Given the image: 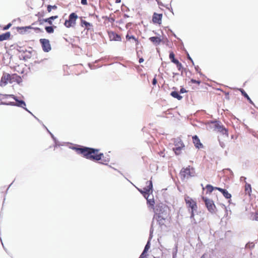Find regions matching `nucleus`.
I'll return each mask as SVG.
<instances>
[{"mask_svg":"<svg viewBox=\"0 0 258 258\" xmlns=\"http://www.w3.org/2000/svg\"><path fill=\"white\" fill-rule=\"evenodd\" d=\"M121 10L122 12H128L130 11V9L127 6H126L124 4H122V5L121 6Z\"/></svg>","mask_w":258,"mask_h":258,"instance_id":"obj_38","label":"nucleus"},{"mask_svg":"<svg viewBox=\"0 0 258 258\" xmlns=\"http://www.w3.org/2000/svg\"><path fill=\"white\" fill-rule=\"evenodd\" d=\"M78 16L75 13H72L69 16V19L66 20L64 25L67 28L73 27L76 24V22Z\"/></svg>","mask_w":258,"mask_h":258,"instance_id":"obj_5","label":"nucleus"},{"mask_svg":"<svg viewBox=\"0 0 258 258\" xmlns=\"http://www.w3.org/2000/svg\"><path fill=\"white\" fill-rule=\"evenodd\" d=\"M168 31L171 33V34L175 38L178 39V37L176 36V34L172 31V30L169 29Z\"/></svg>","mask_w":258,"mask_h":258,"instance_id":"obj_51","label":"nucleus"},{"mask_svg":"<svg viewBox=\"0 0 258 258\" xmlns=\"http://www.w3.org/2000/svg\"><path fill=\"white\" fill-rule=\"evenodd\" d=\"M166 8L168 9L170 12H171L173 14V10H172V8H171V5H170L169 6L166 7Z\"/></svg>","mask_w":258,"mask_h":258,"instance_id":"obj_59","label":"nucleus"},{"mask_svg":"<svg viewBox=\"0 0 258 258\" xmlns=\"http://www.w3.org/2000/svg\"><path fill=\"white\" fill-rule=\"evenodd\" d=\"M149 197H150V195H148V196L146 198H145V199L147 200V204L150 206H153L154 204L155 203L154 199L153 198L149 199Z\"/></svg>","mask_w":258,"mask_h":258,"instance_id":"obj_27","label":"nucleus"},{"mask_svg":"<svg viewBox=\"0 0 258 258\" xmlns=\"http://www.w3.org/2000/svg\"><path fill=\"white\" fill-rule=\"evenodd\" d=\"M15 76H16V74H10V77H8L9 78V82L10 84H12L13 82H15Z\"/></svg>","mask_w":258,"mask_h":258,"instance_id":"obj_31","label":"nucleus"},{"mask_svg":"<svg viewBox=\"0 0 258 258\" xmlns=\"http://www.w3.org/2000/svg\"><path fill=\"white\" fill-rule=\"evenodd\" d=\"M49 134L50 135V136L53 141H55L56 140V138L54 136V135L51 132H49Z\"/></svg>","mask_w":258,"mask_h":258,"instance_id":"obj_60","label":"nucleus"},{"mask_svg":"<svg viewBox=\"0 0 258 258\" xmlns=\"http://www.w3.org/2000/svg\"><path fill=\"white\" fill-rule=\"evenodd\" d=\"M132 25V22H129V23H127L126 25H125V27L126 29H128L130 27H131Z\"/></svg>","mask_w":258,"mask_h":258,"instance_id":"obj_57","label":"nucleus"},{"mask_svg":"<svg viewBox=\"0 0 258 258\" xmlns=\"http://www.w3.org/2000/svg\"><path fill=\"white\" fill-rule=\"evenodd\" d=\"M56 28V26L54 25L46 26L45 27V30L48 34L53 33L54 31V29Z\"/></svg>","mask_w":258,"mask_h":258,"instance_id":"obj_21","label":"nucleus"},{"mask_svg":"<svg viewBox=\"0 0 258 258\" xmlns=\"http://www.w3.org/2000/svg\"><path fill=\"white\" fill-rule=\"evenodd\" d=\"M42 50L45 52H48L51 49L50 41L48 39L45 38H41L39 40Z\"/></svg>","mask_w":258,"mask_h":258,"instance_id":"obj_7","label":"nucleus"},{"mask_svg":"<svg viewBox=\"0 0 258 258\" xmlns=\"http://www.w3.org/2000/svg\"><path fill=\"white\" fill-rule=\"evenodd\" d=\"M161 208L163 209V211L160 213L158 215H155L154 216L153 222L156 220L159 225L162 226L165 225L166 218L168 215V208L166 206H162Z\"/></svg>","mask_w":258,"mask_h":258,"instance_id":"obj_2","label":"nucleus"},{"mask_svg":"<svg viewBox=\"0 0 258 258\" xmlns=\"http://www.w3.org/2000/svg\"><path fill=\"white\" fill-rule=\"evenodd\" d=\"M10 77V74L7 73H4L0 80V86L4 87L9 82V78Z\"/></svg>","mask_w":258,"mask_h":258,"instance_id":"obj_12","label":"nucleus"},{"mask_svg":"<svg viewBox=\"0 0 258 258\" xmlns=\"http://www.w3.org/2000/svg\"><path fill=\"white\" fill-rule=\"evenodd\" d=\"M148 184L146 187H144L143 189H138L139 191L142 194L144 198H146L150 193L153 191V184L151 180L147 182Z\"/></svg>","mask_w":258,"mask_h":258,"instance_id":"obj_6","label":"nucleus"},{"mask_svg":"<svg viewBox=\"0 0 258 258\" xmlns=\"http://www.w3.org/2000/svg\"><path fill=\"white\" fill-rule=\"evenodd\" d=\"M147 252H145V250H143L141 254L140 255L139 258H145L146 257L147 254Z\"/></svg>","mask_w":258,"mask_h":258,"instance_id":"obj_47","label":"nucleus"},{"mask_svg":"<svg viewBox=\"0 0 258 258\" xmlns=\"http://www.w3.org/2000/svg\"><path fill=\"white\" fill-rule=\"evenodd\" d=\"M15 82L19 85H20L22 82V79L21 76L17 75L16 74V76H15Z\"/></svg>","mask_w":258,"mask_h":258,"instance_id":"obj_33","label":"nucleus"},{"mask_svg":"<svg viewBox=\"0 0 258 258\" xmlns=\"http://www.w3.org/2000/svg\"><path fill=\"white\" fill-rule=\"evenodd\" d=\"M183 48H184V51L185 52V53L186 55L187 59L189 60L191 62L192 66H195L194 62L192 58L190 57V55L189 54L188 52H187L186 49L184 48V47H183Z\"/></svg>","mask_w":258,"mask_h":258,"instance_id":"obj_29","label":"nucleus"},{"mask_svg":"<svg viewBox=\"0 0 258 258\" xmlns=\"http://www.w3.org/2000/svg\"><path fill=\"white\" fill-rule=\"evenodd\" d=\"M185 201L188 207L191 209L190 218H194V212L197 210L196 202L188 196L185 197Z\"/></svg>","mask_w":258,"mask_h":258,"instance_id":"obj_4","label":"nucleus"},{"mask_svg":"<svg viewBox=\"0 0 258 258\" xmlns=\"http://www.w3.org/2000/svg\"><path fill=\"white\" fill-rule=\"evenodd\" d=\"M144 61V59L143 57H141L139 58V62L140 63L143 62Z\"/></svg>","mask_w":258,"mask_h":258,"instance_id":"obj_62","label":"nucleus"},{"mask_svg":"<svg viewBox=\"0 0 258 258\" xmlns=\"http://www.w3.org/2000/svg\"><path fill=\"white\" fill-rule=\"evenodd\" d=\"M169 57L171 61L173 63H175L177 61V60H178V59L175 58V54L173 51H170Z\"/></svg>","mask_w":258,"mask_h":258,"instance_id":"obj_24","label":"nucleus"},{"mask_svg":"<svg viewBox=\"0 0 258 258\" xmlns=\"http://www.w3.org/2000/svg\"><path fill=\"white\" fill-rule=\"evenodd\" d=\"M57 7L56 5L52 6L50 5H48L47 6V10L48 12H49V13H50L52 11V9L56 10V9H57Z\"/></svg>","mask_w":258,"mask_h":258,"instance_id":"obj_34","label":"nucleus"},{"mask_svg":"<svg viewBox=\"0 0 258 258\" xmlns=\"http://www.w3.org/2000/svg\"><path fill=\"white\" fill-rule=\"evenodd\" d=\"M195 170L194 168H191V169L189 168V166L186 167V168H183L181 169L180 171V175L184 178L186 177L190 176L192 177L195 176Z\"/></svg>","mask_w":258,"mask_h":258,"instance_id":"obj_8","label":"nucleus"},{"mask_svg":"<svg viewBox=\"0 0 258 258\" xmlns=\"http://www.w3.org/2000/svg\"><path fill=\"white\" fill-rule=\"evenodd\" d=\"M187 91L183 87H181L180 89V91L179 92V94H183L184 93H186Z\"/></svg>","mask_w":258,"mask_h":258,"instance_id":"obj_48","label":"nucleus"},{"mask_svg":"<svg viewBox=\"0 0 258 258\" xmlns=\"http://www.w3.org/2000/svg\"><path fill=\"white\" fill-rule=\"evenodd\" d=\"M149 40L152 42L155 45L157 46L162 42V39L158 36H152L149 38Z\"/></svg>","mask_w":258,"mask_h":258,"instance_id":"obj_14","label":"nucleus"},{"mask_svg":"<svg viewBox=\"0 0 258 258\" xmlns=\"http://www.w3.org/2000/svg\"><path fill=\"white\" fill-rule=\"evenodd\" d=\"M157 83V79L154 78L153 80H152V84L153 85H155Z\"/></svg>","mask_w":258,"mask_h":258,"instance_id":"obj_56","label":"nucleus"},{"mask_svg":"<svg viewBox=\"0 0 258 258\" xmlns=\"http://www.w3.org/2000/svg\"><path fill=\"white\" fill-rule=\"evenodd\" d=\"M136 42V45L137 46V48H138V46L140 44V42L138 40V38H136V39L135 40H134Z\"/></svg>","mask_w":258,"mask_h":258,"instance_id":"obj_58","label":"nucleus"},{"mask_svg":"<svg viewBox=\"0 0 258 258\" xmlns=\"http://www.w3.org/2000/svg\"><path fill=\"white\" fill-rule=\"evenodd\" d=\"M245 190L247 194H249V195H250V192H251V187L250 184L246 183L245 185Z\"/></svg>","mask_w":258,"mask_h":258,"instance_id":"obj_26","label":"nucleus"},{"mask_svg":"<svg viewBox=\"0 0 258 258\" xmlns=\"http://www.w3.org/2000/svg\"><path fill=\"white\" fill-rule=\"evenodd\" d=\"M184 146L181 147L178 146L177 147H173L172 149L176 155H179L181 153V151L184 149Z\"/></svg>","mask_w":258,"mask_h":258,"instance_id":"obj_22","label":"nucleus"},{"mask_svg":"<svg viewBox=\"0 0 258 258\" xmlns=\"http://www.w3.org/2000/svg\"><path fill=\"white\" fill-rule=\"evenodd\" d=\"M116 23H118V24H122V23H124V22H123V21L122 20H121H121H119V21H117V22H116Z\"/></svg>","mask_w":258,"mask_h":258,"instance_id":"obj_64","label":"nucleus"},{"mask_svg":"<svg viewBox=\"0 0 258 258\" xmlns=\"http://www.w3.org/2000/svg\"><path fill=\"white\" fill-rule=\"evenodd\" d=\"M108 36L110 41H120L121 37L120 35L115 32L110 31L108 32Z\"/></svg>","mask_w":258,"mask_h":258,"instance_id":"obj_11","label":"nucleus"},{"mask_svg":"<svg viewBox=\"0 0 258 258\" xmlns=\"http://www.w3.org/2000/svg\"><path fill=\"white\" fill-rule=\"evenodd\" d=\"M170 95L172 97L176 98L178 100H181L183 98V97L179 94V92L177 91H171Z\"/></svg>","mask_w":258,"mask_h":258,"instance_id":"obj_19","label":"nucleus"},{"mask_svg":"<svg viewBox=\"0 0 258 258\" xmlns=\"http://www.w3.org/2000/svg\"><path fill=\"white\" fill-rule=\"evenodd\" d=\"M81 3L83 5H87V0H81Z\"/></svg>","mask_w":258,"mask_h":258,"instance_id":"obj_53","label":"nucleus"},{"mask_svg":"<svg viewBox=\"0 0 258 258\" xmlns=\"http://www.w3.org/2000/svg\"><path fill=\"white\" fill-rule=\"evenodd\" d=\"M28 30H19V31H18L20 34H24Z\"/></svg>","mask_w":258,"mask_h":258,"instance_id":"obj_55","label":"nucleus"},{"mask_svg":"<svg viewBox=\"0 0 258 258\" xmlns=\"http://www.w3.org/2000/svg\"><path fill=\"white\" fill-rule=\"evenodd\" d=\"M80 25L82 27H85L86 29H87L88 30L90 29L91 28H93V27L92 24L88 22H87L86 21L82 19H81Z\"/></svg>","mask_w":258,"mask_h":258,"instance_id":"obj_16","label":"nucleus"},{"mask_svg":"<svg viewBox=\"0 0 258 258\" xmlns=\"http://www.w3.org/2000/svg\"><path fill=\"white\" fill-rule=\"evenodd\" d=\"M57 18V15L52 16L49 18H46V23H47L50 25H52L53 24V21L56 19Z\"/></svg>","mask_w":258,"mask_h":258,"instance_id":"obj_23","label":"nucleus"},{"mask_svg":"<svg viewBox=\"0 0 258 258\" xmlns=\"http://www.w3.org/2000/svg\"><path fill=\"white\" fill-rule=\"evenodd\" d=\"M173 144L174 145V147L184 146V144L181 141L180 138L174 139H173Z\"/></svg>","mask_w":258,"mask_h":258,"instance_id":"obj_20","label":"nucleus"},{"mask_svg":"<svg viewBox=\"0 0 258 258\" xmlns=\"http://www.w3.org/2000/svg\"><path fill=\"white\" fill-rule=\"evenodd\" d=\"M12 26V24L11 23H8L7 25H5L4 28V30H8Z\"/></svg>","mask_w":258,"mask_h":258,"instance_id":"obj_46","label":"nucleus"},{"mask_svg":"<svg viewBox=\"0 0 258 258\" xmlns=\"http://www.w3.org/2000/svg\"><path fill=\"white\" fill-rule=\"evenodd\" d=\"M13 99L15 101L16 105L17 107H21L24 108L28 113H32L30 110H29L26 107V103L23 100H21L18 98V97H16L14 95H13Z\"/></svg>","mask_w":258,"mask_h":258,"instance_id":"obj_10","label":"nucleus"},{"mask_svg":"<svg viewBox=\"0 0 258 258\" xmlns=\"http://www.w3.org/2000/svg\"><path fill=\"white\" fill-rule=\"evenodd\" d=\"M22 47L19 46V45H17V48H15V49L19 52H23V53H25L26 52H27L28 51L25 49V50H23L22 49H21Z\"/></svg>","mask_w":258,"mask_h":258,"instance_id":"obj_40","label":"nucleus"},{"mask_svg":"<svg viewBox=\"0 0 258 258\" xmlns=\"http://www.w3.org/2000/svg\"><path fill=\"white\" fill-rule=\"evenodd\" d=\"M174 64H176L178 70L184 71L186 70V69L183 67L182 64L179 61V60H177Z\"/></svg>","mask_w":258,"mask_h":258,"instance_id":"obj_25","label":"nucleus"},{"mask_svg":"<svg viewBox=\"0 0 258 258\" xmlns=\"http://www.w3.org/2000/svg\"><path fill=\"white\" fill-rule=\"evenodd\" d=\"M192 140H193V143H194L195 146L196 147V148L199 149L203 147V145L201 143L200 140L197 136H194L192 137Z\"/></svg>","mask_w":258,"mask_h":258,"instance_id":"obj_15","label":"nucleus"},{"mask_svg":"<svg viewBox=\"0 0 258 258\" xmlns=\"http://www.w3.org/2000/svg\"><path fill=\"white\" fill-rule=\"evenodd\" d=\"M215 189L218 190L221 193L223 192L224 190H225V189H223V188H222L220 187H215Z\"/></svg>","mask_w":258,"mask_h":258,"instance_id":"obj_52","label":"nucleus"},{"mask_svg":"<svg viewBox=\"0 0 258 258\" xmlns=\"http://www.w3.org/2000/svg\"><path fill=\"white\" fill-rule=\"evenodd\" d=\"M129 31H128L127 34L126 35V39L127 40H131V39H133L134 40H135L137 38L135 37V36L134 35H130L129 34Z\"/></svg>","mask_w":258,"mask_h":258,"instance_id":"obj_39","label":"nucleus"},{"mask_svg":"<svg viewBox=\"0 0 258 258\" xmlns=\"http://www.w3.org/2000/svg\"><path fill=\"white\" fill-rule=\"evenodd\" d=\"M206 188L207 190V192H209L210 193L212 192L214 189H215V187L213 186L212 185L210 184H207L206 186Z\"/></svg>","mask_w":258,"mask_h":258,"instance_id":"obj_35","label":"nucleus"},{"mask_svg":"<svg viewBox=\"0 0 258 258\" xmlns=\"http://www.w3.org/2000/svg\"><path fill=\"white\" fill-rule=\"evenodd\" d=\"M162 206H165V205H163L162 204H161L159 205L158 207H157L155 209V211L156 212V215H158L160 213H161L163 211V209L161 208Z\"/></svg>","mask_w":258,"mask_h":258,"instance_id":"obj_28","label":"nucleus"},{"mask_svg":"<svg viewBox=\"0 0 258 258\" xmlns=\"http://www.w3.org/2000/svg\"><path fill=\"white\" fill-rule=\"evenodd\" d=\"M33 27H32L31 26H27L25 27H17L16 28L18 31H19V30H29L33 29Z\"/></svg>","mask_w":258,"mask_h":258,"instance_id":"obj_37","label":"nucleus"},{"mask_svg":"<svg viewBox=\"0 0 258 258\" xmlns=\"http://www.w3.org/2000/svg\"><path fill=\"white\" fill-rule=\"evenodd\" d=\"M222 194L226 199H229L231 198V195L226 189L224 190Z\"/></svg>","mask_w":258,"mask_h":258,"instance_id":"obj_30","label":"nucleus"},{"mask_svg":"<svg viewBox=\"0 0 258 258\" xmlns=\"http://www.w3.org/2000/svg\"><path fill=\"white\" fill-rule=\"evenodd\" d=\"M33 29H34L36 33L43 32V30L39 27H34Z\"/></svg>","mask_w":258,"mask_h":258,"instance_id":"obj_45","label":"nucleus"},{"mask_svg":"<svg viewBox=\"0 0 258 258\" xmlns=\"http://www.w3.org/2000/svg\"><path fill=\"white\" fill-rule=\"evenodd\" d=\"M103 19H105V20H107L108 22L112 23L115 21V19L114 18L111 17H108L107 16H103L102 17Z\"/></svg>","mask_w":258,"mask_h":258,"instance_id":"obj_36","label":"nucleus"},{"mask_svg":"<svg viewBox=\"0 0 258 258\" xmlns=\"http://www.w3.org/2000/svg\"><path fill=\"white\" fill-rule=\"evenodd\" d=\"M150 247V240H148L147 244H146L144 250H145V252H147L149 250V249Z\"/></svg>","mask_w":258,"mask_h":258,"instance_id":"obj_42","label":"nucleus"},{"mask_svg":"<svg viewBox=\"0 0 258 258\" xmlns=\"http://www.w3.org/2000/svg\"><path fill=\"white\" fill-rule=\"evenodd\" d=\"M54 142L55 143L54 147H57V146H60V144L59 143V142H58V141L57 140H56L55 141H54Z\"/></svg>","mask_w":258,"mask_h":258,"instance_id":"obj_50","label":"nucleus"},{"mask_svg":"<svg viewBox=\"0 0 258 258\" xmlns=\"http://www.w3.org/2000/svg\"><path fill=\"white\" fill-rule=\"evenodd\" d=\"M89 66L91 69H95V66L91 65V64H89Z\"/></svg>","mask_w":258,"mask_h":258,"instance_id":"obj_63","label":"nucleus"},{"mask_svg":"<svg viewBox=\"0 0 258 258\" xmlns=\"http://www.w3.org/2000/svg\"><path fill=\"white\" fill-rule=\"evenodd\" d=\"M195 66V70L196 72H197L198 73L200 72V68L198 66Z\"/></svg>","mask_w":258,"mask_h":258,"instance_id":"obj_54","label":"nucleus"},{"mask_svg":"<svg viewBox=\"0 0 258 258\" xmlns=\"http://www.w3.org/2000/svg\"><path fill=\"white\" fill-rule=\"evenodd\" d=\"M210 124L211 127L213 128L214 130L221 133L223 135H226L227 137L228 136L227 130L220 121L215 119L211 121Z\"/></svg>","mask_w":258,"mask_h":258,"instance_id":"obj_3","label":"nucleus"},{"mask_svg":"<svg viewBox=\"0 0 258 258\" xmlns=\"http://www.w3.org/2000/svg\"><path fill=\"white\" fill-rule=\"evenodd\" d=\"M27 52H29V54H27L23 56V60H26L28 58H30L31 57V51H28Z\"/></svg>","mask_w":258,"mask_h":258,"instance_id":"obj_41","label":"nucleus"},{"mask_svg":"<svg viewBox=\"0 0 258 258\" xmlns=\"http://www.w3.org/2000/svg\"><path fill=\"white\" fill-rule=\"evenodd\" d=\"M162 18V14H158L154 13L152 16V21L154 24H161Z\"/></svg>","mask_w":258,"mask_h":258,"instance_id":"obj_13","label":"nucleus"},{"mask_svg":"<svg viewBox=\"0 0 258 258\" xmlns=\"http://www.w3.org/2000/svg\"><path fill=\"white\" fill-rule=\"evenodd\" d=\"M239 90L241 93V95L246 98L249 103L251 104L254 105L253 101L251 100L248 95L246 93V92L242 88L239 89Z\"/></svg>","mask_w":258,"mask_h":258,"instance_id":"obj_17","label":"nucleus"},{"mask_svg":"<svg viewBox=\"0 0 258 258\" xmlns=\"http://www.w3.org/2000/svg\"><path fill=\"white\" fill-rule=\"evenodd\" d=\"M11 36L10 32H6L5 33L0 34V41H3L4 40H8Z\"/></svg>","mask_w":258,"mask_h":258,"instance_id":"obj_18","label":"nucleus"},{"mask_svg":"<svg viewBox=\"0 0 258 258\" xmlns=\"http://www.w3.org/2000/svg\"><path fill=\"white\" fill-rule=\"evenodd\" d=\"M251 219L252 220L258 221V212L251 213Z\"/></svg>","mask_w":258,"mask_h":258,"instance_id":"obj_32","label":"nucleus"},{"mask_svg":"<svg viewBox=\"0 0 258 258\" xmlns=\"http://www.w3.org/2000/svg\"><path fill=\"white\" fill-rule=\"evenodd\" d=\"M38 23L39 25H42L44 24V22L46 23V18L45 19H41L40 18L38 19Z\"/></svg>","mask_w":258,"mask_h":258,"instance_id":"obj_44","label":"nucleus"},{"mask_svg":"<svg viewBox=\"0 0 258 258\" xmlns=\"http://www.w3.org/2000/svg\"><path fill=\"white\" fill-rule=\"evenodd\" d=\"M202 199L204 201L208 210L211 213L214 212L215 209V206L213 201L205 197H203Z\"/></svg>","mask_w":258,"mask_h":258,"instance_id":"obj_9","label":"nucleus"},{"mask_svg":"<svg viewBox=\"0 0 258 258\" xmlns=\"http://www.w3.org/2000/svg\"><path fill=\"white\" fill-rule=\"evenodd\" d=\"M178 39L181 41V49L184 51V48H183L184 45H183V42L180 38H178Z\"/></svg>","mask_w":258,"mask_h":258,"instance_id":"obj_61","label":"nucleus"},{"mask_svg":"<svg viewBox=\"0 0 258 258\" xmlns=\"http://www.w3.org/2000/svg\"><path fill=\"white\" fill-rule=\"evenodd\" d=\"M72 149L76 150L78 153L82 154L85 158L91 160L99 161L103 157V153L96 154L99 152V149L86 147H73Z\"/></svg>","mask_w":258,"mask_h":258,"instance_id":"obj_1","label":"nucleus"},{"mask_svg":"<svg viewBox=\"0 0 258 258\" xmlns=\"http://www.w3.org/2000/svg\"><path fill=\"white\" fill-rule=\"evenodd\" d=\"M36 16H37L39 18H41V17H42L44 16V15L43 14H41L40 12H38L37 14L35 15Z\"/></svg>","mask_w":258,"mask_h":258,"instance_id":"obj_49","label":"nucleus"},{"mask_svg":"<svg viewBox=\"0 0 258 258\" xmlns=\"http://www.w3.org/2000/svg\"><path fill=\"white\" fill-rule=\"evenodd\" d=\"M190 82H191L192 84H197L198 85H200L201 83V81L197 80L194 79H191L190 81Z\"/></svg>","mask_w":258,"mask_h":258,"instance_id":"obj_43","label":"nucleus"}]
</instances>
